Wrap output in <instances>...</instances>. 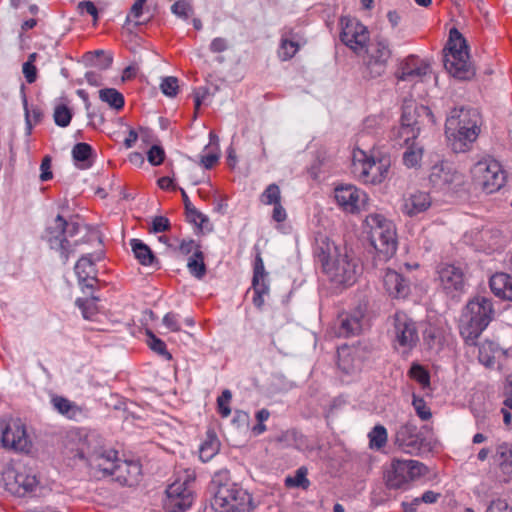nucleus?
Segmentation results:
<instances>
[{
    "instance_id": "f704fd0d",
    "label": "nucleus",
    "mask_w": 512,
    "mask_h": 512,
    "mask_svg": "<svg viewBox=\"0 0 512 512\" xmlns=\"http://www.w3.org/2000/svg\"><path fill=\"white\" fill-rule=\"evenodd\" d=\"M181 194H182V198H183V202H184L188 220L191 223H194L195 225H197L198 227L203 228L204 224L209 221L208 217L206 215H204L203 213H201L200 211H198L192 205L188 195L186 194V192L183 189H181Z\"/></svg>"
},
{
    "instance_id": "4c0bfd02",
    "label": "nucleus",
    "mask_w": 512,
    "mask_h": 512,
    "mask_svg": "<svg viewBox=\"0 0 512 512\" xmlns=\"http://www.w3.org/2000/svg\"><path fill=\"white\" fill-rule=\"evenodd\" d=\"M131 247L135 257L142 265H151L155 259L151 249L138 239L131 240Z\"/></svg>"
},
{
    "instance_id": "7ed1b4c3",
    "label": "nucleus",
    "mask_w": 512,
    "mask_h": 512,
    "mask_svg": "<svg viewBox=\"0 0 512 512\" xmlns=\"http://www.w3.org/2000/svg\"><path fill=\"white\" fill-rule=\"evenodd\" d=\"M494 316L491 299L477 296L470 300L460 320V334L467 345H476L477 339L487 328Z\"/></svg>"
},
{
    "instance_id": "2eb2a0df",
    "label": "nucleus",
    "mask_w": 512,
    "mask_h": 512,
    "mask_svg": "<svg viewBox=\"0 0 512 512\" xmlns=\"http://www.w3.org/2000/svg\"><path fill=\"white\" fill-rule=\"evenodd\" d=\"M391 57L389 43L384 38H377L375 44L368 51L365 61L366 76L377 78L381 76L387 67V62Z\"/></svg>"
},
{
    "instance_id": "c756f323",
    "label": "nucleus",
    "mask_w": 512,
    "mask_h": 512,
    "mask_svg": "<svg viewBox=\"0 0 512 512\" xmlns=\"http://www.w3.org/2000/svg\"><path fill=\"white\" fill-rule=\"evenodd\" d=\"M494 461L500 471V478L504 482L512 480V445L501 443L497 446Z\"/></svg>"
},
{
    "instance_id": "13d9d810",
    "label": "nucleus",
    "mask_w": 512,
    "mask_h": 512,
    "mask_svg": "<svg viewBox=\"0 0 512 512\" xmlns=\"http://www.w3.org/2000/svg\"><path fill=\"white\" fill-rule=\"evenodd\" d=\"M81 14L87 13L93 17L94 23L98 20V9L92 1H81L77 6Z\"/></svg>"
},
{
    "instance_id": "f03ea898",
    "label": "nucleus",
    "mask_w": 512,
    "mask_h": 512,
    "mask_svg": "<svg viewBox=\"0 0 512 512\" xmlns=\"http://www.w3.org/2000/svg\"><path fill=\"white\" fill-rule=\"evenodd\" d=\"M479 115L474 109H453L446 120V135L454 152H465L480 132Z\"/></svg>"
},
{
    "instance_id": "a878e982",
    "label": "nucleus",
    "mask_w": 512,
    "mask_h": 512,
    "mask_svg": "<svg viewBox=\"0 0 512 512\" xmlns=\"http://www.w3.org/2000/svg\"><path fill=\"white\" fill-rule=\"evenodd\" d=\"M383 287L386 293L392 298H405L410 287L408 281L397 271L387 269L383 276Z\"/></svg>"
},
{
    "instance_id": "49530a36",
    "label": "nucleus",
    "mask_w": 512,
    "mask_h": 512,
    "mask_svg": "<svg viewBox=\"0 0 512 512\" xmlns=\"http://www.w3.org/2000/svg\"><path fill=\"white\" fill-rule=\"evenodd\" d=\"M148 345L157 354L165 357L167 360L172 358L171 354L167 351L166 344L160 338L156 337L151 331L147 332Z\"/></svg>"
},
{
    "instance_id": "5fc2aeb1",
    "label": "nucleus",
    "mask_w": 512,
    "mask_h": 512,
    "mask_svg": "<svg viewBox=\"0 0 512 512\" xmlns=\"http://www.w3.org/2000/svg\"><path fill=\"white\" fill-rule=\"evenodd\" d=\"M148 161L153 166L160 165L165 158V152L162 147L153 145L147 153Z\"/></svg>"
},
{
    "instance_id": "4d7b16f0",
    "label": "nucleus",
    "mask_w": 512,
    "mask_h": 512,
    "mask_svg": "<svg viewBox=\"0 0 512 512\" xmlns=\"http://www.w3.org/2000/svg\"><path fill=\"white\" fill-rule=\"evenodd\" d=\"M218 451V442L216 440L206 442L200 447V458L203 461L210 460Z\"/></svg>"
},
{
    "instance_id": "79ce46f5",
    "label": "nucleus",
    "mask_w": 512,
    "mask_h": 512,
    "mask_svg": "<svg viewBox=\"0 0 512 512\" xmlns=\"http://www.w3.org/2000/svg\"><path fill=\"white\" fill-rule=\"evenodd\" d=\"M260 201L265 205H274L281 202V191L279 186L275 183L268 185L261 194Z\"/></svg>"
},
{
    "instance_id": "69168bd1",
    "label": "nucleus",
    "mask_w": 512,
    "mask_h": 512,
    "mask_svg": "<svg viewBox=\"0 0 512 512\" xmlns=\"http://www.w3.org/2000/svg\"><path fill=\"white\" fill-rule=\"evenodd\" d=\"M196 249H200V246L194 240H183L180 243L179 251L183 255H188L191 252L194 253Z\"/></svg>"
},
{
    "instance_id": "2f4dec72",
    "label": "nucleus",
    "mask_w": 512,
    "mask_h": 512,
    "mask_svg": "<svg viewBox=\"0 0 512 512\" xmlns=\"http://www.w3.org/2000/svg\"><path fill=\"white\" fill-rule=\"evenodd\" d=\"M495 296L512 301V277L506 273H496L489 281Z\"/></svg>"
},
{
    "instance_id": "f3484780",
    "label": "nucleus",
    "mask_w": 512,
    "mask_h": 512,
    "mask_svg": "<svg viewBox=\"0 0 512 512\" xmlns=\"http://www.w3.org/2000/svg\"><path fill=\"white\" fill-rule=\"evenodd\" d=\"M425 439L419 433L415 423L408 421L402 424L395 434V445L404 453L419 455L422 451Z\"/></svg>"
},
{
    "instance_id": "6ab92c4d",
    "label": "nucleus",
    "mask_w": 512,
    "mask_h": 512,
    "mask_svg": "<svg viewBox=\"0 0 512 512\" xmlns=\"http://www.w3.org/2000/svg\"><path fill=\"white\" fill-rule=\"evenodd\" d=\"M437 274L440 285L446 294L455 297L464 291L465 275L460 266L448 263L440 264Z\"/></svg>"
},
{
    "instance_id": "6e6d98bb",
    "label": "nucleus",
    "mask_w": 512,
    "mask_h": 512,
    "mask_svg": "<svg viewBox=\"0 0 512 512\" xmlns=\"http://www.w3.org/2000/svg\"><path fill=\"white\" fill-rule=\"evenodd\" d=\"M96 297H93L91 300H82L77 299L76 304L82 310V314L84 318L89 319L96 312L95 306Z\"/></svg>"
},
{
    "instance_id": "b1692460",
    "label": "nucleus",
    "mask_w": 512,
    "mask_h": 512,
    "mask_svg": "<svg viewBox=\"0 0 512 512\" xmlns=\"http://www.w3.org/2000/svg\"><path fill=\"white\" fill-rule=\"evenodd\" d=\"M430 66L415 56L407 57L401 62L396 77L400 81L417 82L427 75Z\"/></svg>"
},
{
    "instance_id": "9b49d317",
    "label": "nucleus",
    "mask_w": 512,
    "mask_h": 512,
    "mask_svg": "<svg viewBox=\"0 0 512 512\" xmlns=\"http://www.w3.org/2000/svg\"><path fill=\"white\" fill-rule=\"evenodd\" d=\"M472 175L475 183L487 194L498 191L505 183V174L499 162L482 160L477 162Z\"/></svg>"
},
{
    "instance_id": "37998d69",
    "label": "nucleus",
    "mask_w": 512,
    "mask_h": 512,
    "mask_svg": "<svg viewBox=\"0 0 512 512\" xmlns=\"http://www.w3.org/2000/svg\"><path fill=\"white\" fill-rule=\"evenodd\" d=\"M420 134V128L406 127L400 123V127L394 133L395 137L403 140V144L410 145Z\"/></svg>"
},
{
    "instance_id": "412c9836",
    "label": "nucleus",
    "mask_w": 512,
    "mask_h": 512,
    "mask_svg": "<svg viewBox=\"0 0 512 512\" xmlns=\"http://www.w3.org/2000/svg\"><path fill=\"white\" fill-rule=\"evenodd\" d=\"M400 123L406 127L422 128L426 124H434L435 119L429 107L417 105L412 100H405L402 106Z\"/></svg>"
},
{
    "instance_id": "1a4fd4ad",
    "label": "nucleus",
    "mask_w": 512,
    "mask_h": 512,
    "mask_svg": "<svg viewBox=\"0 0 512 512\" xmlns=\"http://www.w3.org/2000/svg\"><path fill=\"white\" fill-rule=\"evenodd\" d=\"M0 446L15 452L28 453L31 450L32 441L20 419L0 421Z\"/></svg>"
},
{
    "instance_id": "3c124183",
    "label": "nucleus",
    "mask_w": 512,
    "mask_h": 512,
    "mask_svg": "<svg viewBox=\"0 0 512 512\" xmlns=\"http://www.w3.org/2000/svg\"><path fill=\"white\" fill-rule=\"evenodd\" d=\"M412 405H413V407L415 409V412H416L417 416L421 420L427 421V420H429L432 417V413L430 411V408L427 406V404H426V402L424 401L423 398H421L419 396H416L414 394L413 395Z\"/></svg>"
},
{
    "instance_id": "09e8293b",
    "label": "nucleus",
    "mask_w": 512,
    "mask_h": 512,
    "mask_svg": "<svg viewBox=\"0 0 512 512\" xmlns=\"http://www.w3.org/2000/svg\"><path fill=\"white\" fill-rule=\"evenodd\" d=\"M171 12L177 17L186 20L193 14V7L187 0H178L171 6Z\"/></svg>"
},
{
    "instance_id": "e433bc0d",
    "label": "nucleus",
    "mask_w": 512,
    "mask_h": 512,
    "mask_svg": "<svg viewBox=\"0 0 512 512\" xmlns=\"http://www.w3.org/2000/svg\"><path fill=\"white\" fill-rule=\"evenodd\" d=\"M187 267L189 272L197 279H202L206 274V265L204 255L200 249H196L193 255L188 259Z\"/></svg>"
},
{
    "instance_id": "0eeeda50",
    "label": "nucleus",
    "mask_w": 512,
    "mask_h": 512,
    "mask_svg": "<svg viewBox=\"0 0 512 512\" xmlns=\"http://www.w3.org/2000/svg\"><path fill=\"white\" fill-rule=\"evenodd\" d=\"M390 160L387 158L376 159L368 156L363 150L353 152L352 173L365 184H379L383 182L389 172Z\"/></svg>"
},
{
    "instance_id": "ea45409f",
    "label": "nucleus",
    "mask_w": 512,
    "mask_h": 512,
    "mask_svg": "<svg viewBox=\"0 0 512 512\" xmlns=\"http://www.w3.org/2000/svg\"><path fill=\"white\" fill-rule=\"evenodd\" d=\"M308 470L302 466L298 468L294 476H288L285 479V485L288 488H302L308 489L310 481L307 479Z\"/></svg>"
},
{
    "instance_id": "4be33fe9",
    "label": "nucleus",
    "mask_w": 512,
    "mask_h": 512,
    "mask_svg": "<svg viewBox=\"0 0 512 512\" xmlns=\"http://www.w3.org/2000/svg\"><path fill=\"white\" fill-rule=\"evenodd\" d=\"M395 339L405 349H411L418 341L415 322L404 312L394 314Z\"/></svg>"
},
{
    "instance_id": "72a5a7b5",
    "label": "nucleus",
    "mask_w": 512,
    "mask_h": 512,
    "mask_svg": "<svg viewBox=\"0 0 512 512\" xmlns=\"http://www.w3.org/2000/svg\"><path fill=\"white\" fill-rule=\"evenodd\" d=\"M72 156L78 167L87 169L92 165V147L84 142L77 143L72 149Z\"/></svg>"
},
{
    "instance_id": "ddd939ff",
    "label": "nucleus",
    "mask_w": 512,
    "mask_h": 512,
    "mask_svg": "<svg viewBox=\"0 0 512 512\" xmlns=\"http://www.w3.org/2000/svg\"><path fill=\"white\" fill-rule=\"evenodd\" d=\"M190 480H176L166 489V498L163 503L165 512H185L193 501V491L189 487Z\"/></svg>"
},
{
    "instance_id": "6e6552de",
    "label": "nucleus",
    "mask_w": 512,
    "mask_h": 512,
    "mask_svg": "<svg viewBox=\"0 0 512 512\" xmlns=\"http://www.w3.org/2000/svg\"><path fill=\"white\" fill-rule=\"evenodd\" d=\"M117 451L99 445L94 438L87 440V446L82 449L81 456L86 458L91 473L97 477L112 476L119 459Z\"/></svg>"
},
{
    "instance_id": "20e7f679",
    "label": "nucleus",
    "mask_w": 512,
    "mask_h": 512,
    "mask_svg": "<svg viewBox=\"0 0 512 512\" xmlns=\"http://www.w3.org/2000/svg\"><path fill=\"white\" fill-rule=\"evenodd\" d=\"M445 50L444 66L453 77L469 80L475 75V68L469 61L466 40L456 28L450 30Z\"/></svg>"
},
{
    "instance_id": "c03bdc74",
    "label": "nucleus",
    "mask_w": 512,
    "mask_h": 512,
    "mask_svg": "<svg viewBox=\"0 0 512 512\" xmlns=\"http://www.w3.org/2000/svg\"><path fill=\"white\" fill-rule=\"evenodd\" d=\"M409 376L417 381L424 389L430 386V375L426 369L419 364H413L409 370Z\"/></svg>"
},
{
    "instance_id": "473e14b6",
    "label": "nucleus",
    "mask_w": 512,
    "mask_h": 512,
    "mask_svg": "<svg viewBox=\"0 0 512 512\" xmlns=\"http://www.w3.org/2000/svg\"><path fill=\"white\" fill-rule=\"evenodd\" d=\"M51 402L55 410L69 419H75L81 414V409L65 397L54 396Z\"/></svg>"
},
{
    "instance_id": "58836bf2",
    "label": "nucleus",
    "mask_w": 512,
    "mask_h": 512,
    "mask_svg": "<svg viewBox=\"0 0 512 512\" xmlns=\"http://www.w3.org/2000/svg\"><path fill=\"white\" fill-rule=\"evenodd\" d=\"M371 449L380 450L388 440L387 430L383 425H376L368 434Z\"/></svg>"
},
{
    "instance_id": "f8f14e48",
    "label": "nucleus",
    "mask_w": 512,
    "mask_h": 512,
    "mask_svg": "<svg viewBox=\"0 0 512 512\" xmlns=\"http://www.w3.org/2000/svg\"><path fill=\"white\" fill-rule=\"evenodd\" d=\"M335 284L350 286L359 274L358 262L347 253H339L323 271Z\"/></svg>"
},
{
    "instance_id": "5701e85b",
    "label": "nucleus",
    "mask_w": 512,
    "mask_h": 512,
    "mask_svg": "<svg viewBox=\"0 0 512 512\" xmlns=\"http://www.w3.org/2000/svg\"><path fill=\"white\" fill-rule=\"evenodd\" d=\"M338 367L346 374H354L362 369L365 351L359 346H341L338 351Z\"/></svg>"
},
{
    "instance_id": "9d476101",
    "label": "nucleus",
    "mask_w": 512,
    "mask_h": 512,
    "mask_svg": "<svg viewBox=\"0 0 512 512\" xmlns=\"http://www.w3.org/2000/svg\"><path fill=\"white\" fill-rule=\"evenodd\" d=\"M425 466L416 460H392L385 471L386 485L390 489H399L423 474Z\"/></svg>"
},
{
    "instance_id": "603ef678",
    "label": "nucleus",
    "mask_w": 512,
    "mask_h": 512,
    "mask_svg": "<svg viewBox=\"0 0 512 512\" xmlns=\"http://www.w3.org/2000/svg\"><path fill=\"white\" fill-rule=\"evenodd\" d=\"M160 89L162 93L168 97H175L178 93V79L173 76L163 78Z\"/></svg>"
},
{
    "instance_id": "de8ad7c7",
    "label": "nucleus",
    "mask_w": 512,
    "mask_h": 512,
    "mask_svg": "<svg viewBox=\"0 0 512 512\" xmlns=\"http://www.w3.org/2000/svg\"><path fill=\"white\" fill-rule=\"evenodd\" d=\"M299 49L298 42L283 37L281 40L279 55L283 60L292 58Z\"/></svg>"
},
{
    "instance_id": "aec40b11",
    "label": "nucleus",
    "mask_w": 512,
    "mask_h": 512,
    "mask_svg": "<svg viewBox=\"0 0 512 512\" xmlns=\"http://www.w3.org/2000/svg\"><path fill=\"white\" fill-rule=\"evenodd\" d=\"M429 181L433 187L439 190H449L461 185L463 176L451 164L441 162L432 166Z\"/></svg>"
},
{
    "instance_id": "423d86ee",
    "label": "nucleus",
    "mask_w": 512,
    "mask_h": 512,
    "mask_svg": "<svg viewBox=\"0 0 512 512\" xmlns=\"http://www.w3.org/2000/svg\"><path fill=\"white\" fill-rule=\"evenodd\" d=\"M78 231L79 224L77 222H68L61 215H58L47 226L43 238L51 249L59 251L64 263H66L78 244L77 241L71 244L68 238L75 236Z\"/></svg>"
},
{
    "instance_id": "393cba45",
    "label": "nucleus",
    "mask_w": 512,
    "mask_h": 512,
    "mask_svg": "<svg viewBox=\"0 0 512 512\" xmlns=\"http://www.w3.org/2000/svg\"><path fill=\"white\" fill-rule=\"evenodd\" d=\"M141 475V465L138 461L119 460L111 477L121 485L134 486L139 483Z\"/></svg>"
},
{
    "instance_id": "864d4df0",
    "label": "nucleus",
    "mask_w": 512,
    "mask_h": 512,
    "mask_svg": "<svg viewBox=\"0 0 512 512\" xmlns=\"http://www.w3.org/2000/svg\"><path fill=\"white\" fill-rule=\"evenodd\" d=\"M232 398V393L230 390L225 389L221 396L217 399L218 412L224 418L228 417L231 413V409L229 407L230 400Z\"/></svg>"
},
{
    "instance_id": "bf43d9fd",
    "label": "nucleus",
    "mask_w": 512,
    "mask_h": 512,
    "mask_svg": "<svg viewBox=\"0 0 512 512\" xmlns=\"http://www.w3.org/2000/svg\"><path fill=\"white\" fill-rule=\"evenodd\" d=\"M170 228L169 220L163 216H156L152 221L151 232L160 233Z\"/></svg>"
},
{
    "instance_id": "a18cd8bd",
    "label": "nucleus",
    "mask_w": 512,
    "mask_h": 512,
    "mask_svg": "<svg viewBox=\"0 0 512 512\" xmlns=\"http://www.w3.org/2000/svg\"><path fill=\"white\" fill-rule=\"evenodd\" d=\"M478 358L483 365L487 367L493 366L495 363L494 344L492 342L481 344Z\"/></svg>"
},
{
    "instance_id": "0e129e2a",
    "label": "nucleus",
    "mask_w": 512,
    "mask_h": 512,
    "mask_svg": "<svg viewBox=\"0 0 512 512\" xmlns=\"http://www.w3.org/2000/svg\"><path fill=\"white\" fill-rule=\"evenodd\" d=\"M219 152H209L208 154L201 157V164L206 168L210 169L219 160Z\"/></svg>"
},
{
    "instance_id": "39448f33",
    "label": "nucleus",
    "mask_w": 512,
    "mask_h": 512,
    "mask_svg": "<svg viewBox=\"0 0 512 512\" xmlns=\"http://www.w3.org/2000/svg\"><path fill=\"white\" fill-rule=\"evenodd\" d=\"M370 228L371 245L383 260L391 258L397 250L396 228L392 221L380 214H370L366 217Z\"/></svg>"
},
{
    "instance_id": "f257e3e1",
    "label": "nucleus",
    "mask_w": 512,
    "mask_h": 512,
    "mask_svg": "<svg viewBox=\"0 0 512 512\" xmlns=\"http://www.w3.org/2000/svg\"><path fill=\"white\" fill-rule=\"evenodd\" d=\"M214 497L203 512H249L254 508L252 496L236 483L229 482V472L219 471L212 478Z\"/></svg>"
},
{
    "instance_id": "338daca9",
    "label": "nucleus",
    "mask_w": 512,
    "mask_h": 512,
    "mask_svg": "<svg viewBox=\"0 0 512 512\" xmlns=\"http://www.w3.org/2000/svg\"><path fill=\"white\" fill-rule=\"evenodd\" d=\"M508 511V504L505 500L496 499L491 502L486 512H506Z\"/></svg>"
},
{
    "instance_id": "4468645a",
    "label": "nucleus",
    "mask_w": 512,
    "mask_h": 512,
    "mask_svg": "<svg viewBox=\"0 0 512 512\" xmlns=\"http://www.w3.org/2000/svg\"><path fill=\"white\" fill-rule=\"evenodd\" d=\"M3 479L7 490L18 496L33 492L39 484L37 476L26 468L22 470L7 468L3 472Z\"/></svg>"
},
{
    "instance_id": "a19ab883",
    "label": "nucleus",
    "mask_w": 512,
    "mask_h": 512,
    "mask_svg": "<svg viewBox=\"0 0 512 512\" xmlns=\"http://www.w3.org/2000/svg\"><path fill=\"white\" fill-rule=\"evenodd\" d=\"M406 146L407 149L403 153V163L409 168L416 167L422 159V147L417 145L415 142H411L410 145Z\"/></svg>"
},
{
    "instance_id": "dca6fc26",
    "label": "nucleus",
    "mask_w": 512,
    "mask_h": 512,
    "mask_svg": "<svg viewBox=\"0 0 512 512\" xmlns=\"http://www.w3.org/2000/svg\"><path fill=\"white\" fill-rule=\"evenodd\" d=\"M341 41L354 52L358 53L366 47L369 40L367 28L356 19H341Z\"/></svg>"
},
{
    "instance_id": "052dcab7",
    "label": "nucleus",
    "mask_w": 512,
    "mask_h": 512,
    "mask_svg": "<svg viewBox=\"0 0 512 512\" xmlns=\"http://www.w3.org/2000/svg\"><path fill=\"white\" fill-rule=\"evenodd\" d=\"M40 170H41V174H40L41 181L45 182V181L52 179L53 174L51 171V158L49 156H45L42 159V162L40 165Z\"/></svg>"
},
{
    "instance_id": "cd10ccee",
    "label": "nucleus",
    "mask_w": 512,
    "mask_h": 512,
    "mask_svg": "<svg viewBox=\"0 0 512 512\" xmlns=\"http://www.w3.org/2000/svg\"><path fill=\"white\" fill-rule=\"evenodd\" d=\"M340 253L339 248L324 234H318L315 238L314 256L321 264L322 270L329 265Z\"/></svg>"
},
{
    "instance_id": "bb28decb",
    "label": "nucleus",
    "mask_w": 512,
    "mask_h": 512,
    "mask_svg": "<svg viewBox=\"0 0 512 512\" xmlns=\"http://www.w3.org/2000/svg\"><path fill=\"white\" fill-rule=\"evenodd\" d=\"M363 317L362 309H357L353 313L340 314L337 335L339 337H350L360 334L363 328Z\"/></svg>"
},
{
    "instance_id": "7c9ffc66",
    "label": "nucleus",
    "mask_w": 512,
    "mask_h": 512,
    "mask_svg": "<svg viewBox=\"0 0 512 512\" xmlns=\"http://www.w3.org/2000/svg\"><path fill=\"white\" fill-rule=\"evenodd\" d=\"M432 204L427 192L417 191L404 200L402 211L408 216H415L426 211Z\"/></svg>"
},
{
    "instance_id": "c85d7f7f",
    "label": "nucleus",
    "mask_w": 512,
    "mask_h": 512,
    "mask_svg": "<svg viewBox=\"0 0 512 512\" xmlns=\"http://www.w3.org/2000/svg\"><path fill=\"white\" fill-rule=\"evenodd\" d=\"M75 273L79 283L87 288H93L97 282V270L92 254L82 256L75 265Z\"/></svg>"
},
{
    "instance_id": "a211bd4d",
    "label": "nucleus",
    "mask_w": 512,
    "mask_h": 512,
    "mask_svg": "<svg viewBox=\"0 0 512 512\" xmlns=\"http://www.w3.org/2000/svg\"><path fill=\"white\" fill-rule=\"evenodd\" d=\"M334 197L340 208L349 213H358L367 202V195L352 184L340 185L335 188Z\"/></svg>"
},
{
    "instance_id": "c9c22d12",
    "label": "nucleus",
    "mask_w": 512,
    "mask_h": 512,
    "mask_svg": "<svg viewBox=\"0 0 512 512\" xmlns=\"http://www.w3.org/2000/svg\"><path fill=\"white\" fill-rule=\"evenodd\" d=\"M99 98L117 111L121 110L125 104L124 96L115 88L101 89L99 91Z\"/></svg>"
},
{
    "instance_id": "8fccbe9b",
    "label": "nucleus",
    "mask_w": 512,
    "mask_h": 512,
    "mask_svg": "<svg viewBox=\"0 0 512 512\" xmlns=\"http://www.w3.org/2000/svg\"><path fill=\"white\" fill-rule=\"evenodd\" d=\"M72 113L66 105H58L54 111V121L60 127H66L70 124Z\"/></svg>"
},
{
    "instance_id": "e2e57ef3",
    "label": "nucleus",
    "mask_w": 512,
    "mask_h": 512,
    "mask_svg": "<svg viewBox=\"0 0 512 512\" xmlns=\"http://www.w3.org/2000/svg\"><path fill=\"white\" fill-rule=\"evenodd\" d=\"M228 48V42L225 38L217 37L212 40L210 44V50L213 53H220Z\"/></svg>"
},
{
    "instance_id": "680f3d73",
    "label": "nucleus",
    "mask_w": 512,
    "mask_h": 512,
    "mask_svg": "<svg viewBox=\"0 0 512 512\" xmlns=\"http://www.w3.org/2000/svg\"><path fill=\"white\" fill-rule=\"evenodd\" d=\"M22 72H23V74L26 78V81L28 83L31 84V83L35 82V80L37 78V69L34 64L24 63Z\"/></svg>"
},
{
    "instance_id": "774afa93",
    "label": "nucleus",
    "mask_w": 512,
    "mask_h": 512,
    "mask_svg": "<svg viewBox=\"0 0 512 512\" xmlns=\"http://www.w3.org/2000/svg\"><path fill=\"white\" fill-rule=\"evenodd\" d=\"M163 324L171 331H179L180 326L177 322V317L173 313H167L163 318Z\"/></svg>"
}]
</instances>
